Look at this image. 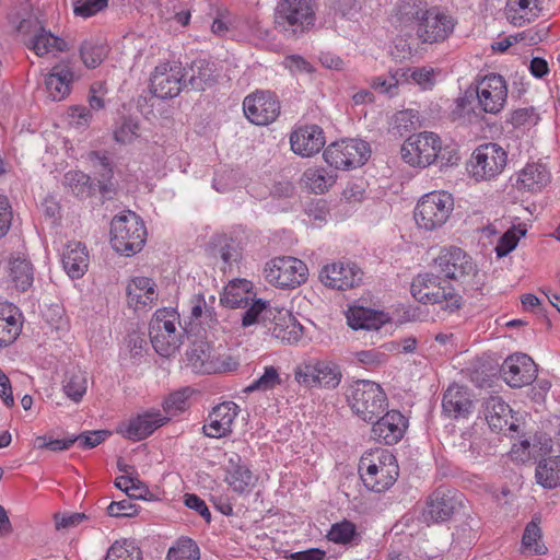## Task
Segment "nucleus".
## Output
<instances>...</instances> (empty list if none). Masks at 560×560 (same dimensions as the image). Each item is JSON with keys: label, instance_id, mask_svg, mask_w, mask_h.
I'll return each mask as SVG.
<instances>
[{"label": "nucleus", "instance_id": "obj_1", "mask_svg": "<svg viewBox=\"0 0 560 560\" xmlns=\"http://www.w3.org/2000/svg\"><path fill=\"white\" fill-rule=\"evenodd\" d=\"M352 411L361 420H407L399 410L386 411V395L382 387L368 380L352 382L346 392Z\"/></svg>", "mask_w": 560, "mask_h": 560}, {"label": "nucleus", "instance_id": "obj_2", "mask_svg": "<svg viewBox=\"0 0 560 560\" xmlns=\"http://www.w3.org/2000/svg\"><path fill=\"white\" fill-rule=\"evenodd\" d=\"M399 13L418 22L417 36L422 43H442L450 37L455 27L451 15L439 7L424 8L418 0L402 1Z\"/></svg>", "mask_w": 560, "mask_h": 560}, {"label": "nucleus", "instance_id": "obj_3", "mask_svg": "<svg viewBox=\"0 0 560 560\" xmlns=\"http://www.w3.org/2000/svg\"><path fill=\"white\" fill-rule=\"evenodd\" d=\"M315 24L312 0H279L273 12V28L287 39H296Z\"/></svg>", "mask_w": 560, "mask_h": 560}, {"label": "nucleus", "instance_id": "obj_4", "mask_svg": "<svg viewBox=\"0 0 560 560\" xmlns=\"http://www.w3.org/2000/svg\"><path fill=\"white\" fill-rule=\"evenodd\" d=\"M364 486L375 492L390 488L399 476V467L393 453L385 448L365 452L359 463Z\"/></svg>", "mask_w": 560, "mask_h": 560}, {"label": "nucleus", "instance_id": "obj_5", "mask_svg": "<svg viewBox=\"0 0 560 560\" xmlns=\"http://www.w3.org/2000/svg\"><path fill=\"white\" fill-rule=\"evenodd\" d=\"M186 365L197 374H222L235 372L240 361L232 354L221 353L206 340H196L186 351Z\"/></svg>", "mask_w": 560, "mask_h": 560}, {"label": "nucleus", "instance_id": "obj_6", "mask_svg": "<svg viewBox=\"0 0 560 560\" xmlns=\"http://www.w3.org/2000/svg\"><path fill=\"white\" fill-rule=\"evenodd\" d=\"M147 241V229L142 219L132 211L116 215L110 222L112 247L125 256L140 252Z\"/></svg>", "mask_w": 560, "mask_h": 560}, {"label": "nucleus", "instance_id": "obj_7", "mask_svg": "<svg viewBox=\"0 0 560 560\" xmlns=\"http://www.w3.org/2000/svg\"><path fill=\"white\" fill-rule=\"evenodd\" d=\"M410 291L417 301L440 304L442 310L450 313L457 311L462 305V296L454 288L433 273L417 276L411 282Z\"/></svg>", "mask_w": 560, "mask_h": 560}, {"label": "nucleus", "instance_id": "obj_8", "mask_svg": "<svg viewBox=\"0 0 560 560\" xmlns=\"http://www.w3.org/2000/svg\"><path fill=\"white\" fill-rule=\"evenodd\" d=\"M454 210V199L447 191L423 195L415 209V220L420 229L434 231L442 228Z\"/></svg>", "mask_w": 560, "mask_h": 560}, {"label": "nucleus", "instance_id": "obj_9", "mask_svg": "<svg viewBox=\"0 0 560 560\" xmlns=\"http://www.w3.org/2000/svg\"><path fill=\"white\" fill-rule=\"evenodd\" d=\"M294 378L305 387L335 389L341 382L342 372L334 361L311 358L294 369Z\"/></svg>", "mask_w": 560, "mask_h": 560}, {"label": "nucleus", "instance_id": "obj_10", "mask_svg": "<svg viewBox=\"0 0 560 560\" xmlns=\"http://www.w3.org/2000/svg\"><path fill=\"white\" fill-rule=\"evenodd\" d=\"M265 279L280 289H295L307 280L308 268L304 261L292 256L269 260L264 269Z\"/></svg>", "mask_w": 560, "mask_h": 560}, {"label": "nucleus", "instance_id": "obj_11", "mask_svg": "<svg viewBox=\"0 0 560 560\" xmlns=\"http://www.w3.org/2000/svg\"><path fill=\"white\" fill-rule=\"evenodd\" d=\"M441 149V138L434 132L423 131L406 139L401 158L411 166L427 167L436 161Z\"/></svg>", "mask_w": 560, "mask_h": 560}, {"label": "nucleus", "instance_id": "obj_12", "mask_svg": "<svg viewBox=\"0 0 560 560\" xmlns=\"http://www.w3.org/2000/svg\"><path fill=\"white\" fill-rule=\"evenodd\" d=\"M149 336L155 351L163 357L171 355L182 345L175 315L163 310L156 311L150 320Z\"/></svg>", "mask_w": 560, "mask_h": 560}, {"label": "nucleus", "instance_id": "obj_13", "mask_svg": "<svg viewBox=\"0 0 560 560\" xmlns=\"http://www.w3.org/2000/svg\"><path fill=\"white\" fill-rule=\"evenodd\" d=\"M370 153L369 144L365 141L349 139L329 144L323 155L330 166L349 170L363 165Z\"/></svg>", "mask_w": 560, "mask_h": 560}, {"label": "nucleus", "instance_id": "obj_14", "mask_svg": "<svg viewBox=\"0 0 560 560\" xmlns=\"http://www.w3.org/2000/svg\"><path fill=\"white\" fill-rule=\"evenodd\" d=\"M508 154L497 143L489 142L475 149L471 156V173L476 179L489 180L502 173Z\"/></svg>", "mask_w": 560, "mask_h": 560}, {"label": "nucleus", "instance_id": "obj_15", "mask_svg": "<svg viewBox=\"0 0 560 560\" xmlns=\"http://www.w3.org/2000/svg\"><path fill=\"white\" fill-rule=\"evenodd\" d=\"M280 101L270 91H256L244 98L243 110L247 119L257 126H267L280 115Z\"/></svg>", "mask_w": 560, "mask_h": 560}, {"label": "nucleus", "instance_id": "obj_16", "mask_svg": "<svg viewBox=\"0 0 560 560\" xmlns=\"http://www.w3.org/2000/svg\"><path fill=\"white\" fill-rule=\"evenodd\" d=\"M475 93L481 110L497 114L502 110L506 102V82L501 75L491 73L478 81Z\"/></svg>", "mask_w": 560, "mask_h": 560}, {"label": "nucleus", "instance_id": "obj_17", "mask_svg": "<svg viewBox=\"0 0 560 560\" xmlns=\"http://www.w3.org/2000/svg\"><path fill=\"white\" fill-rule=\"evenodd\" d=\"M183 69L178 65L158 66L151 75V92L159 98L177 96L186 85Z\"/></svg>", "mask_w": 560, "mask_h": 560}, {"label": "nucleus", "instance_id": "obj_18", "mask_svg": "<svg viewBox=\"0 0 560 560\" xmlns=\"http://www.w3.org/2000/svg\"><path fill=\"white\" fill-rule=\"evenodd\" d=\"M362 275L355 264L332 262L322 268L319 280L327 288L345 291L359 285Z\"/></svg>", "mask_w": 560, "mask_h": 560}, {"label": "nucleus", "instance_id": "obj_19", "mask_svg": "<svg viewBox=\"0 0 560 560\" xmlns=\"http://www.w3.org/2000/svg\"><path fill=\"white\" fill-rule=\"evenodd\" d=\"M441 272L448 279L464 281L475 275L477 267L471 257L459 247L444 249L435 260Z\"/></svg>", "mask_w": 560, "mask_h": 560}, {"label": "nucleus", "instance_id": "obj_20", "mask_svg": "<svg viewBox=\"0 0 560 560\" xmlns=\"http://www.w3.org/2000/svg\"><path fill=\"white\" fill-rule=\"evenodd\" d=\"M537 368L530 357L515 353L506 358L501 366L503 380L511 387H523L536 378Z\"/></svg>", "mask_w": 560, "mask_h": 560}, {"label": "nucleus", "instance_id": "obj_21", "mask_svg": "<svg viewBox=\"0 0 560 560\" xmlns=\"http://www.w3.org/2000/svg\"><path fill=\"white\" fill-rule=\"evenodd\" d=\"M291 149L301 156H312L325 145L323 129L317 125L303 126L290 136Z\"/></svg>", "mask_w": 560, "mask_h": 560}, {"label": "nucleus", "instance_id": "obj_22", "mask_svg": "<svg viewBox=\"0 0 560 560\" xmlns=\"http://www.w3.org/2000/svg\"><path fill=\"white\" fill-rule=\"evenodd\" d=\"M224 481L238 494H247L255 487L257 481L256 476L252 470L242 463L237 454L229 457L228 463L224 465Z\"/></svg>", "mask_w": 560, "mask_h": 560}, {"label": "nucleus", "instance_id": "obj_23", "mask_svg": "<svg viewBox=\"0 0 560 560\" xmlns=\"http://www.w3.org/2000/svg\"><path fill=\"white\" fill-rule=\"evenodd\" d=\"M192 393L194 390L190 387H184L170 394L163 402V409L166 413L165 417H162L159 409L151 408L137 413L133 420H171V417L177 416L189 407V398Z\"/></svg>", "mask_w": 560, "mask_h": 560}, {"label": "nucleus", "instance_id": "obj_24", "mask_svg": "<svg viewBox=\"0 0 560 560\" xmlns=\"http://www.w3.org/2000/svg\"><path fill=\"white\" fill-rule=\"evenodd\" d=\"M457 500L448 490H436L433 492L423 510L422 516L427 523H440L447 521L456 508Z\"/></svg>", "mask_w": 560, "mask_h": 560}, {"label": "nucleus", "instance_id": "obj_25", "mask_svg": "<svg viewBox=\"0 0 560 560\" xmlns=\"http://www.w3.org/2000/svg\"><path fill=\"white\" fill-rule=\"evenodd\" d=\"M126 293L128 305L135 311L143 310L158 300L155 283L147 277L132 278L126 287Z\"/></svg>", "mask_w": 560, "mask_h": 560}, {"label": "nucleus", "instance_id": "obj_26", "mask_svg": "<svg viewBox=\"0 0 560 560\" xmlns=\"http://www.w3.org/2000/svg\"><path fill=\"white\" fill-rule=\"evenodd\" d=\"M73 80L74 73L68 63L60 62L54 66L45 79L49 98L52 101L66 98L70 94Z\"/></svg>", "mask_w": 560, "mask_h": 560}, {"label": "nucleus", "instance_id": "obj_27", "mask_svg": "<svg viewBox=\"0 0 560 560\" xmlns=\"http://www.w3.org/2000/svg\"><path fill=\"white\" fill-rule=\"evenodd\" d=\"M215 298L198 293L194 294L189 301L190 304V319L198 320L200 325H205L210 329L217 330L219 320L214 310Z\"/></svg>", "mask_w": 560, "mask_h": 560}, {"label": "nucleus", "instance_id": "obj_28", "mask_svg": "<svg viewBox=\"0 0 560 560\" xmlns=\"http://www.w3.org/2000/svg\"><path fill=\"white\" fill-rule=\"evenodd\" d=\"M278 313L279 316L275 317L276 322L272 328H270L271 336L289 345L300 341L303 336V326L290 312Z\"/></svg>", "mask_w": 560, "mask_h": 560}, {"label": "nucleus", "instance_id": "obj_29", "mask_svg": "<svg viewBox=\"0 0 560 560\" xmlns=\"http://www.w3.org/2000/svg\"><path fill=\"white\" fill-rule=\"evenodd\" d=\"M88 262L89 255L84 245L79 242L67 245L62 254V265L72 279L81 278L85 273Z\"/></svg>", "mask_w": 560, "mask_h": 560}, {"label": "nucleus", "instance_id": "obj_30", "mask_svg": "<svg viewBox=\"0 0 560 560\" xmlns=\"http://www.w3.org/2000/svg\"><path fill=\"white\" fill-rule=\"evenodd\" d=\"M27 47L32 49L37 56H44L54 50H66V43L63 39L54 36L50 32L36 24L34 35L26 43Z\"/></svg>", "mask_w": 560, "mask_h": 560}, {"label": "nucleus", "instance_id": "obj_31", "mask_svg": "<svg viewBox=\"0 0 560 560\" xmlns=\"http://www.w3.org/2000/svg\"><path fill=\"white\" fill-rule=\"evenodd\" d=\"M541 8L536 0L530 7V0H509L506 3L508 20L515 26H523L539 15Z\"/></svg>", "mask_w": 560, "mask_h": 560}, {"label": "nucleus", "instance_id": "obj_32", "mask_svg": "<svg viewBox=\"0 0 560 560\" xmlns=\"http://www.w3.org/2000/svg\"><path fill=\"white\" fill-rule=\"evenodd\" d=\"M443 411L450 418H467L471 401L459 388L450 387L443 397Z\"/></svg>", "mask_w": 560, "mask_h": 560}, {"label": "nucleus", "instance_id": "obj_33", "mask_svg": "<svg viewBox=\"0 0 560 560\" xmlns=\"http://www.w3.org/2000/svg\"><path fill=\"white\" fill-rule=\"evenodd\" d=\"M520 187L528 191H537L550 182V173L539 163L527 164L518 176Z\"/></svg>", "mask_w": 560, "mask_h": 560}, {"label": "nucleus", "instance_id": "obj_34", "mask_svg": "<svg viewBox=\"0 0 560 560\" xmlns=\"http://www.w3.org/2000/svg\"><path fill=\"white\" fill-rule=\"evenodd\" d=\"M10 277L15 288L25 292L28 290L34 281V269L31 261L21 255L11 258L10 260Z\"/></svg>", "mask_w": 560, "mask_h": 560}, {"label": "nucleus", "instance_id": "obj_35", "mask_svg": "<svg viewBox=\"0 0 560 560\" xmlns=\"http://www.w3.org/2000/svg\"><path fill=\"white\" fill-rule=\"evenodd\" d=\"M535 477L537 483L546 489L560 486V456H549L539 460Z\"/></svg>", "mask_w": 560, "mask_h": 560}, {"label": "nucleus", "instance_id": "obj_36", "mask_svg": "<svg viewBox=\"0 0 560 560\" xmlns=\"http://www.w3.org/2000/svg\"><path fill=\"white\" fill-rule=\"evenodd\" d=\"M15 314L16 310L11 304L0 306V347L11 345L21 331Z\"/></svg>", "mask_w": 560, "mask_h": 560}, {"label": "nucleus", "instance_id": "obj_37", "mask_svg": "<svg viewBox=\"0 0 560 560\" xmlns=\"http://www.w3.org/2000/svg\"><path fill=\"white\" fill-rule=\"evenodd\" d=\"M249 300V282L246 280L231 281L221 296V303L231 308L246 307Z\"/></svg>", "mask_w": 560, "mask_h": 560}, {"label": "nucleus", "instance_id": "obj_38", "mask_svg": "<svg viewBox=\"0 0 560 560\" xmlns=\"http://www.w3.org/2000/svg\"><path fill=\"white\" fill-rule=\"evenodd\" d=\"M213 63L205 59H199L191 65V75L189 84L196 91H205L217 82Z\"/></svg>", "mask_w": 560, "mask_h": 560}, {"label": "nucleus", "instance_id": "obj_39", "mask_svg": "<svg viewBox=\"0 0 560 560\" xmlns=\"http://www.w3.org/2000/svg\"><path fill=\"white\" fill-rule=\"evenodd\" d=\"M407 422H373L372 438L387 445L398 443L405 434Z\"/></svg>", "mask_w": 560, "mask_h": 560}, {"label": "nucleus", "instance_id": "obj_40", "mask_svg": "<svg viewBox=\"0 0 560 560\" xmlns=\"http://www.w3.org/2000/svg\"><path fill=\"white\" fill-rule=\"evenodd\" d=\"M80 58L83 65L89 69L97 68L108 54V47L102 42L89 38L81 43L79 47Z\"/></svg>", "mask_w": 560, "mask_h": 560}, {"label": "nucleus", "instance_id": "obj_41", "mask_svg": "<svg viewBox=\"0 0 560 560\" xmlns=\"http://www.w3.org/2000/svg\"><path fill=\"white\" fill-rule=\"evenodd\" d=\"M538 448L542 454H547L551 452L552 443L551 440L546 434L535 435L533 444L529 440L525 439L520 442V444H514L511 450V456L515 460L525 462L529 458L530 452L529 447Z\"/></svg>", "mask_w": 560, "mask_h": 560}, {"label": "nucleus", "instance_id": "obj_42", "mask_svg": "<svg viewBox=\"0 0 560 560\" xmlns=\"http://www.w3.org/2000/svg\"><path fill=\"white\" fill-rule=\"evenodd\" d=\"M349 326L354 329H378L382 320L371 310L364 307H352L347 313Z\"/></svg>", "mask_w": 560, "mask_h": 560}, {"label": "nucleus", "instance_id": "obj_43", "mask_svg": "<svg viewBox=\"0 0 560 560\" xmlns=\"http://www.w3.org/2000/svg\"><path fill=\"white\" fill-rule=\"evenodd\" d=\"M162 422H119L116 431L130 441H141L151 435Z\"/></svg>", "mask_w": 560, "mask_h": 560}, {"label": "nucleus", "instance_id": "obj_44", "mask_svg": "<svg viewBox=\"0 0 560 560\" xmlns=\"http://www.w3.org/2000/svg\"><path fill=\"white\" fill-rule=\"evenodd\" d=\"M302 179L306 187L315 194H323L335 182V177L325 168H307L303 173Z\"/></svg>", "mask_w": 560, "mask_h": 560}, {"label": "nucleus", "instance_id": "obj_45", "mask_svg": "<svg viewBox=\"0 0 560 560\" xmlns=\"http://www.w3.org/2000/svg\"><path fill=\"white\" fill-rule=\"evenodd\" d=\"M105 560H142V553L133 541L116 540L108 548Z\"/></svg>", "mask_w": 560, "mask_h": 560}, {"label": "nucleus", "instance_id": "obj_46", "mask_svg": "<svg viewBox=\"0 0 560 560\" xmlns=\"http://www.w3.org/2000/svg\"><path fill=\"white\" fill-rule=\"evenodd\" d=\"M200 551L197 544L186 537L179 538L167 551L166 560H199Z\"/></svg>", "mask_w": 560, "mask_h": 560}, {"label": "nucleus", "instance_id": "obj_47", "mask_svg": "<svg viewBox=\"0 0 560 560\" xmlns=\"http://www.w3.org/2000/svg\"><path fill=\"white\" fill-rule=\"evenodd\" d=\"M485 420L513 418L512 407L500 396H491L483 404Z\"/></svg>", "mask_w": 560, "mask_h": 560}, {"label": "nucleus", "instance_id": "obj_48", "mask_svg": "<svg viewBox=\"0 0 560 560\" xmlns=\"http://www.w3.org/2000/svg\"><path fill=\"white\" fill-rule=\"evenodd\" d=\"M527 232L525 224L513 225L498 241L495 253L498 257L506 256L516 246L522 236Z\"/></svg>", "mask_w": 560, "mask_h": 560}, {"label": "nucleus", "instance_id": "obj_49", "mask_svg": "<svg viewBox=\"0 0 560 560\" xmlns=\"http://www.w3.org/2000/svg\"><path fill=\"white\" fill-rule=\"evenodd\" d=\"M522 546L525 551L530 553L542 555L546 552L547 548L541 542V529L535 521L526 525L522 538Z\"/></svg>", "mask_w": 560, "mask_h": 560}, {"label": "nucleus", "instance_id": "obj_50", "mask_svg": "<svg viewBox=\"0 0 560 560\" xmlns=\"http://www.w3.org/2000/svg\"><path fill=\"white\" fill-rule=\"evenodd\" d=\"M88 388V376L85 372L72 371L69 380L63 385L66 395L74 401H79Z\"/></svg>", "mask_w": 560, "mask_h": 560}, {"label": "nucleus", "instance_id": "obj_51", "mask_svg": "<svg viewBox=\"0 0 560 560\" xmlns=\"http://www.w3.org/2000/svg\"><path fill=\"white\" fill-rule=\"evenodd\" d=\"M63 184L77 196L90 195L92 192L91 178L81 171H70L66 173Z\"/></svg>", "mask_w": 560, "mask_h": 560}, {"label": "nucleus", "instance_id": "obj_52", "mask_svg": "<svg viewBox=\"0 0 560 560\" xmlns=\"http://www.w3.org/2000/svg\"><path fill=\"white\" fill-rule=\"evenodd\" d=\"M281 383V378L279 375V371L277 368L270 365L264 369V373L260 377L255 380L250 385H248L244 392L253 393L255 390L266 392L273 389L277 385Z\"/></svg>", "mask_w": 560, "mask_h": 560}, {"label": "nucleus", "instance_id": "obj_53", "mask_svg": "<svg viewBox=\"0 0 560 560\" xmlns=\"http://www.w3.org/2000/svg\"><path fill=\"white\" fill-rule=\"evenodd\" d=\"M110 434L108 430L85 431L79 435L71 434L70 446L78 443L84 450L93 448L108 439Z\"/></svg>", "mask_w": 560, "mask_h": 560}, {"label": "nucleus", "instance_id": "obj_54", "mask_svg": "<svg viewBox=\"0 0 560 560\" xmlns=\"http://www.w3.org/2000/svg\"><path fill=\"white\" fill-rule=\"evenodd\" d=\"M271 315L272 310L261 300H257L244 312L242 316V325L247 327L255 323L265 322L266 319H269Z\"/></svg>", "mask_w": 560, "mask_h": 560}, {"label": "nucleus", "instance_id": "obj_55", "mask_svg": "<svg viewBox=\"0 0 560 560\" xmlns=\"http://www.w3.org/2000/svg\"><path fill=\"white\" fill-rule=\"evenodd\" d=\"M418 120L419 117L416 110H400L393 118V130L399 136H404L416 127Z\"/></svg>", "mask_w": 560, "mask_h": 560}, {"label": "nucleus", "instance_id": "obj_56", "mask_svg": "<svg viewBox=\"0 0 560 560\" xmlns=\"http://www.w3.org/2000/svg\"><path fill=\"white\" fill-rule=\"evenodd\" d=\"M355 534V526L348 521L334 524L328 533L330 541L336 544H348L352 540Z\"/></svg>", "mask_w": 560, "mask_h": 560}, {"label": "nucleus", "instance_id": "obj_57", "mask_svg": "<svg viewBox=\"0 0 560 560\" xmlns=\"http://www.w3.org/2000/svg\"><path fill=\"white\" fill-rule=\"evenodd\" d=\"M139 125L130 118H124L121 124L115 129L114 138L121 144L131 143L139 135Z\"/></svg>", "mask_w": 560, "mask_h": 560}, {"label": "nucleus", "instance_id": "obj_58", "mask_svg": "<svg viewBox=\"0 0 560 560\" xmlns=\"http://www.w3.org/2000/svg\"><path fill=\"white\" fill-rule=\"evenodd\" d=\"M33 446L37 450H49L51 452H60L70 448V436L63 439H55L51 435H38L33 441Z\"/></svg>", "mask_w": 560, "mask_h": 560}, {"label": "nucleus", "instance_id": "obj_59", "mask_svg": "<svg viewBox=\"0 0 560 560\" xmlns=\"http://www.w3.org/2000/svg\"><path fill=\"white\" fill-rule=\"evenodd\" d=\"M108 0H77L74 2V13L83 18H90L105 9Z\"/></svg>", "mask_w": 560, "mask_h": 560}, {"label": "nucleus", "instance_id": "obj_60", "mask_svg": "<svg viewBox=\"0 0 560 560\" xmlns=\"http://www.w3.org/2000/svg\"><path fill=\"white\" fill-rule=\"evenodd\" d=\"M399 71H396L394 74H390L389 78L384 77H375L371 80V88L375 91L393 96L397 92L398 86V74Z\"/></svg>", "mask_w": 560, "mask_h": 560}, {"label": "nucleus", "instance_id": "obj_61", "mask_svg": "<svg viewBox=\"0 0 560 560\" xmlns=\"http://www.w3.org/2000/svg\"><path fill=\"white\" fill-rule=\"evenodd\" d=\"M240 411V407L234 401H223L212 408L209 417L212 420H234Z\"/></svg>", "mask_w": 560, "mask_h": 560}, {"label": "nucleus", "instance_id": "obj_62", "mask_svg": "<svg viewBox=\"0 0 560 560\" xmlns=\"http://www.w3.org/2000/svg\"><path fill=\"white\" fill-rule=\"evenodd\" d=\"M538 115L533 107H524L514 110L511 115V122L515 127L536 125Z\"/></svg>", "mask_w": 560, "mask_h": 560}, {"label": "nucleus", "instance_id": "obj_63", "mask_svg": "<svg viewBox=\"0 0 560 560\" xmlns=\"http://www.w3.org/2000/svg\"><path fill=\"white\" fill-rule=\"evenodd\" d=\"M217 254L223 262L221 267L223 270H225L226 267H231L233 262H236L241 256L237 245L232 241L221 245Z\"/></svg>", "mask_w": 560, "mask_h": 560}, {"label": "nucleus", "instance_id": "obj_64", "mask_svg": "<svg viewBox=\"0 0 560 560\" xmlns=\"http://www.w3.org/2000/svg\"><path fill=\"white\" fill-rule=\"evenodd\" d=\"M410 71V78L422 89H431L434 85V70L432 68H415Z\"/></svg>", "mask_w": 560, "mask_h": 560}]
</instances>
